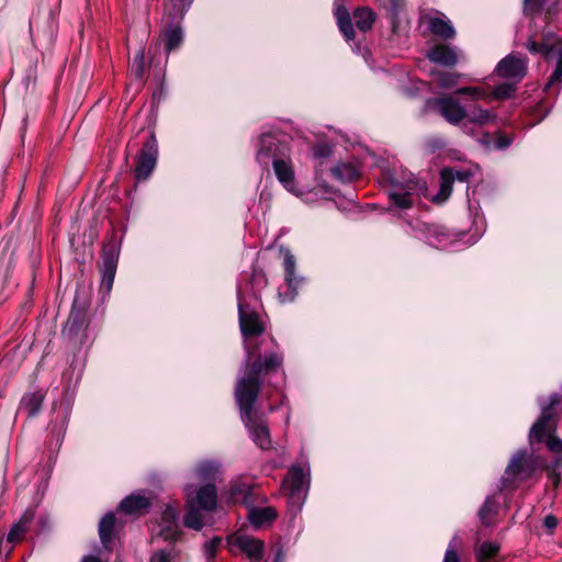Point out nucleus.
<instances>
[{
  "mask_svg": "<svg viewBox=\"0 0 562 562\" xmlns=\"http://www.w3.org/2000/svg\"><path fill=\"white\" fill-rule=\"evenodd\" d=\"M249 283L254 295L257 296L258 292H260L268 284V279L265 271L261 268L252 267Z\"/></svg>",
  "mask_w": 562,
  "mask_h": 562,
  "instance_id": "35",
  "label": "nucleus"
},
{
  "mask_svg": "<svg viewBox=\"0 0 562 562\" xmlns=\"http://www.w3.org/2000/svg\"><path fill=\"white\" fill-rule=\"evenodd\" d=\"M33 519H34V512L25 510L18 522L27 529V526L32 522Z\"/></svg>",
  "mask_w": 562,
  "mask_h": 562,
  "instance_id": "53",
  "label": "nucleus"
},
{
  "mask_svg": "<svg viewBox=\"0 0 562 562\" xmlns=\"http://www.w3.org/2000/svg\"><path fill=\"white\" fill-rule=\"evenodd\" d=\"M238 321L244 345L250 342L251 338H261L266 331V325L257 312L250 308L240 296L238 299Z\"/></svg>",
  "mask_w": 562,
  "mask_h": 562,
  "instance_id": "12",
  "label": "nucleus"
},
{
  "mask_svg": "<svg viewBox=\"0 0 562 562\" xmlns=\"http://www.w3.org/2000/svg\"><path fill=\"white\" fill-rule=\"evenodd\" d=\"M256 160L263 167H268L271 161L273 172L282 187L295 195L300 194L289 142L270 133L262 134L258 139Z\"/></svg>",
  "mask_w": 562,
  "mask_h": 562,
  "instance_id": "3",
  "label": "nucleus"
},
{
  "mask_svg": "<svg viewBox=\"0 0 562 562\" xmlns=\"http://www.w3.org/2000/svg\"><path fill=\"white\" fill-rule=\"evenodd\" d=\"M331 175L342 182H350L359 178L360 172L356 166L349 162H341L331 168Z\"/></svg>",
  "mask_w": 562,
  "mask_h": 562,
  "instance_id": "29",
  "label": "nucleus"
},
{
  "mask_svg": "<svg viewBox=\"0 0 562 562\" xmlns=\"http://www.w3.org/2000/svg\"><path fill=\"white\" fill-rule=\"evenodd\" d=\"M516 91V83L514 82H504L501 85H497L493 89V95L495 99H508L510 98Z\"/></svg>",
  "mask_w": 562,
  "mask_h": 562,
  "instance_id": "40",
  "label": "nucleus"
},
{
  "mask_svg": "<svg viewBox=\"0 0 562 562\" xmlns=\"http://www.w3.org/2000/svg\"><path fill=\"white\" fill-rule=\"evenodd\" d=\"M561 404L559 393H553L550 396L549 403L541 408L540 416L533 423L529 431V443H542L546 441L549 434L557 432V423L553 420L554 408Z\"/></svg>",
  "mask_w": 562,
  "mask_h": 562,
  "instance_id": "9",
  "label": "nucleus"
},
{
  "mask_svg": "<svg viewBox=\"0 0 562 562\" xmlns=\"http://www.w3.org/2000/svg\"><path fill=\"white\" fill-rule=\"evenodd\" d=\"M274 409H276V407L272 405L269 407V412H273Z\"/></svg>",
  "mask_w": 562,
  "mask_h": 562,
  "instance_id": "61",
  "label": "nucleus"
},
{
  "mask_svg": "<svg viewBox=\"0 0 562 562\" xmlns=\"http://www.w3.org/2000/svg\"><path fill=\"white\" fill-rule=\"evenodd\" d=\"M495 71L499 77L517 83L527 74V60L518 55L509 54L497 64Z\"/></svg>",
  "mask_w": 562,
  "mask_h": 562,
  "instance_id": "19",
  "label": "nucleus"
},
{
  "mask_svg": "<svg viewBox=\"0 0 562 562\" xmlns=\"http://www.w3.org/2000/svg\"><path fill=\"white\" fill-rule=\"evenodd\" d=\"M246 359L244 374L237 379L235 393L260 394L265 379L281 373V383L268 382L279 390L285 383L284 355L273 336H265L244 345Z\"/></svg>",
  "mask_w": 562,
  "mask_h": 562,
  "instance_id": "1",
  "label": "nucleus"
},
{
  "mask_svg": "<svg viewBox=\"0 0 562 562\" xmlns=\"http://www.w3.org/2000/svg\"><path fill=\"white\" fill-rule=\"evenodd\" d=\"M149 562H171L170 552L164 549L158 550L151 555Z\"/></svg>",
  "mask_w": 562,
  "mask_h": 562,
  "instance_id": "51",
  "label": "nucleus"
},
{
  "mask_svg": "<svg viewBox=\"0 0 562 562\" xmlns=\"http://www.w3.org/2000/svg\"><path fill=\"white\" fill-rule=\"evenodd\" d=\"M558 82H562V54L559 56L555 69L550 76L544 89L548 90L550 86Z\"/></svg>",
  "mask_w": 562,
  "mask_h": 562,
  "instance_id": "46",
  "label": "nucleus"
},
{
  "mask_svg": "<svg viewBox=\"0 0 562 562\" xmlns=\"http://www.w3.org/2000/svg\"><path fill=\"white\" fill-rule=\"evenodd\" d=\"M278 517L277 510L271 507H254L251 505L248 514V519L255 528H259L265 524L274 521Z\"/></svg>",
  "mask_w": 562,
  "mask_h": 562,
  "instance_id": "24",
  "label": "nucleus"
},
{
  "mask_svg": "<svg viewBox=\"0 0 562 562\" xmlns=\"http://www.w3.org/2000/svg\"><path fill=\"white\" fill-rule=\"evenodd\" d=\"M336 15L339 30L344 34L346 41H352L355 38V30L349 12L345 8H340L337 10Z\"/></svg>",
  "mask_w": 562,
  "mask_h": 562,
  "instance_id": "31",
  "label": "nucleus"
},
{
  "mask_svg": "<svg viewBox=\"0 0 562 562\" xmlns=\"http://www.w3.org/2000/svg\"><path fill=\"white\" fill-rule=\"evenodd\" d=\"M457 538H453L446 552H445V557H443V561L442 562H461L460 560V555L459 553L457 552V544L454 543Z\"/></svg>",
  "mask_w": 562,
  "mask_h": 562,
  "instance_id": "47",
  "label": "nucleus"
},
{
  "mask_svg": "<svg viewBox=\"0 0 562 562\" xmlns=\"http://www.w3.org/2000/svg\"><path fill=\"white\" fill-rule=\"evenodd\" d=\"M512 144V139L508 136L502 135L496 139V147L498 149H505Z\"/></svg>",
  "mask_w": 562,
  "mask_h": 562,
  "instance_id": "54",
  "label": "nucleus"
},
{
  "mask_svg": "<svg viewBox=\"0 0 562 562\" xmlns=\"http://www.w3.org/2000/svg\"><path fill=\"white\" fill-rule=\"evenodd\" d=\"M32 27H33V22L30 21V32H32Z\"/></svg>",
  "mask_w": 562,
  "mask_h": 562,
  "instance_id": "62",
  "label": "nucleus"
},
{
  "mask_svg": "<svg viewBox=\"0 0 562 562\" xmlns=\"http://www.w3.org/2000/svg\"><path fill=\"white\" fill-rule=\"evenodd\" d=\"M153 505V498L147 492L140 490L125 496L117 505L116 510L127 516L140 517L149 513Z\"/></svg>",
  "mask_w": 562,
  "mask_h": 562,
  "instance_id": "18",
  "label": "nucleus"
},
{
  "mask_svg": "<svg viewBox=\"0 0 562 562\" xmlns=\"http://www.w3.org/2000/svg\"><path fill=\"white\" fill-rule=\"evenodd\" d=\"M429 31L442 40H452L456 36V30L451 22L445 18L432 16L428 20Z\"/></svg>",
  "mask_w": 562,
  "mask_h": 562,
  "instance_id": "25",
  "label": "nucleus"
},
{
  "mask_svg": "<svg viewBox=\"0 0 562 562\" xmlns=\"http://www.w3.org/2000/svg\"><path fill=\"white\" fill-rule=\"evenodd\" d=\"M202 508L190 502H187V512L183 517L184 527L200 531L204 527V517L202 515Z\"/></svg>",
  "mask_w": 562,
  "mask_h": 562,
  "instance_id": "27",
  "label": "nucleus"
},
{
  "mask_svg": "<svg viewBox=\"0 0 562 562\" xmlns=\"http://www.w3.org/2000/svg\"><path fill=\"white\" fill-rule=\"evenodd\" d=\"M558 518L554 515H547L543 519V526L549 530L552 531L558 526Z\"/></svg>",
  "mask_w": 562,
  "mask_h": 562,
  "instance_id": "52",
  "label": "nucleus"
},
{
  "mask_svg": "<svg viewBox=\"0 0 562 562\" xmlns=\"http://www.w3.org/2000/svg\"><path fill=\"white\" fill-rule=\"evenodd\" d=\"M562 468V453L554 454L552 461L550 463H544L542 461V470H547L548 476L554 480V483L558 484L560 482V474L557 473V469Z\"/></svg>",
  "mask_w": 562,
  "mask_h": 562,
  "instance_id": "39",
  "label": "nucleus"
},
{
  "mask_svg": "<svg viewBox=\"0 0 562 562\" xmlns=\"http://www.w3.org/2000/svg\"><path fill=\"white\" fill-rule=\"evenodd\" d=\"M98 533L103 548L112 551L116 537V516L113 512L104 514L98 526Z\"/></svg>",
  "mask_w": 562,
  "mask_h": 562,
  "instance_id": "20",
  "label": "nucleus"
},
{
  "mask_svg": "<svg viewBox=\"0 0 562 562\" xmlns=\"http://www.w3.org/2000/svg\"><path fill=\"white\" fill-rule=\"evenodd\" d=\"M45 396L46 393L41 389L35 390L34 392H29L23 395L20 406L22 409L26 411L29 418H33L40 413Z\"/></svg>",
  "mask_w": 562,
  "mask_h": 562,
  "instance_id": "23",
  "label": "nucleus"
},
{
  "mask_svg": "<svg viewBox=\"0 0 562 562\" xmlns=\"http://www.w3.org/2000/svg\"><path fill=\"white\" fill-rule=\"evenodd\" d=\"M542 470V458L528 453L527 450H518L507 464L502 477L504 488L516 490L517 481L531 479L538 471Z\"/></svg>",
  "mask_w": 562,
  "mask_h": 562,
  "instance_id": "6",
  "label": "nucleus"
},
{
  "mask_svg": "<svg viewBox=\"0 0 562 562\" xmlns=\"http://www.w3.org/2000/svg\"><path fill=\"white\" fill-rule=\"evenodd\" d=\"M413 228L424 233L429 239L430 245L442 249L452 246L457 241H460L468 234H470V238L464 241L463 245H472L481 235L477 228H475L474 232H472L471 228L449 231L438 225L424 222H417L416 226Z\"/></svg>",
  "mask_w": 562,
  "mask_h": 562,
  "instance_id": "8",
  "label": "nucleus"
},
{
  "mask_svg": "<svg viewBox=\"0 0 562 562\" xmlns=\"http://www.w3.org/2000/svg\"><path fill=\"white\" fill-rule=\"evenodd\" d=\"M331 154V147L327 144H318L314 147V156L318 158L328 157Z\"/></svg>",
  "mask_w": 562,
  "mask_h": 562,
  "instance_id": "50",
  "label": "nucleus"
},
{
  "mask_svg": "<svg viewBox=\"0 0 562 562\" xmlns=\"http://www.w3.org/2000/svg\"><path fill=\"white\" fill-rule=\"evenodd\" d=\"M347 201H348L349 203H355V201H353V199H352L351 196H350V198H347Z\"/></svg>",
  "mask_w": 562,
  "mask_h": 562,
  "instance_id": "59",
  "label": "nucleus"
},
{
  "mask_svg": "<svg viewBox=\"0 0 562 562\" xmlns=\"http://www.w3.org/2000/svg\"><path fill=\"white\" fill-rule=\"evenodd\" d=\"M82 562H102L100 558L94 555H87L83 558Z\"/></svg>",
  "mask_w": 562,
  "mask_h": 562,
  "instance_id": "57",
  "label": "nucleus"
},
{
  "mask_svg": "<svg viewBox=\"0 0 562 562\" xmlns=\"http://www.w3.org/2000/svg\"><path fill=\"white\" fill-rule=\"evenodd\" d=\"M259 394L235 393L239 416L250 438L261 450H269L272 440L267 414L257 405Z\"/></svg>",
  "mask_w": 562,
  "mask_h": 562,
  "instance_id": "4",
  "label": "nucleus"
},
{
  "mask_svg": "<svg viewBox=\"0 0 562 562\" xmlns=\"http://www.w3.org/2000/svg\"><path fill=\"white\" fill-rule=\"evenodd\" d=\"M70 412V403H61L56 417L49 423L48 446L50 449L58 450L60 448L67 430Z\"/></svg>",
  "mask_w": 562,
  "mask_h": 562,
  "instance_id": "17",
  "label": "nucleus"
},
{
  "mask_svg": "<svg viewBox=\"0 0 562 562\" xmlns=\"http://www.w3.org/2000/svg\"><path fill=\"white\" fill-rule=\"evenodd\" d=\"M158 161V143L154 132L142 144L136 156L134 176L137 182L146 181L154 172Z\"/></svg>",
  "mask_w": 562,
  "mask_h": 562,
  "instance_id": "11",
  "label": "nucleus"
},
{
  "mask_svg": "<svg viewBox=\"0 0 562 562\" xmlns=\"http://www.w3.org/2000/svg\"><path fill=\"white\" fill-rule=\"evenodd\" d=\"M283 266L285 288L280 289L279 295L282 302H292L297 295L299 288L304 283V278L296 276L295 258L290 250L284 254Z\"/></svg>",
  "mask_w": 562,
  "mask_h": 562,
  "instance_id": "16",
  "label": "nucleus"
},
{
  "mask_svg": "<svg viewBox=\"0 0 562 562\" xmlns=\"http://www.w3.org/2000/svg\"><path fill=\"white\" fill-rule=\"evenodd\" d=\"M494 119L493 113L490 110L482 109L481 106H474L468 111V120L470 123L484 125Z\"/></svg>",
  "mask_w": 562,
  "mask_h": 562,
  "instance_id": "34",
  "label": "nucleus"
},
{
  "mask_svg": "<svg viewBox=\"0 0 562 562\" xmlns=\"http://www.w3.org/2000/svg\"><path fill=\"white\" fill-rule=\"evenodd\" d=\"M457 94L469 95L473 100L483 99L486 93L479 87H462L457 89Z\"/></svg>",
  "mask_w": 562,
  "mask_h": 562,
  "instance_id": "44",
  "label": "nucleus"
},
{
  "mask_svg": "<svg viewBox=\"0 0 562 562\" xmlns=\"http://www.w3.org/2000/svg\"><path fill=\"white\" fill-rule=\"evenodd\" d=\"M285 400H286V396L283 394V395H282L281 404H284Z\"/></svg>",
  "mask_w": 562,
  "mask_h": 562,
  "instance_id": "60",
  "label": "nucleus"
},
{
  "mask_svg": "<svg viewBox=\"0 0 562 562\" xmlns=\"http://www.w3.org/2000/svg\"><path fill=\"white\" fill-rule=\"evenodd\" d=\"M182 1L184 2V5H187L189 8L193 0H182Z\"/></svg>",
  "mask_w": 562,
  "mask_h": 562,
  "instance_id": "58",
  "label": "nucleus"
},
{
  "mask_svg": "<svg viewBox=\"0 0 562 562\" xmlns=\"http://www.w3.org/2000/svg\"><path fill=\"white\" fill-rule=\"evenodd\" d=\"M543 3L544 0H524V8L526 12L536 13L541 11Z\"/></svg>",
  "mask_w": 562,
  "mask_h": 562,
  "instance_id": "49",
  "label": "nucleus"
},
{
  "mask_svg": "<svg viewBox=\"0 0 562 562\" xmlns=\"http://www.w3.org/2000/svg\"><path fill=\"white\" fill-rule=\"evenodd\" d=\"M547 449L553 454L562 453V439L555 436V432L549 434L546 441Z\"/></svg>",
  "mask_w": 562,
  "mask_h": 562,
  "instance_id": "43",
  "label": "nucleus"
},
{
  "mask_svg": "<svg viewBox=\"0 0 562 562\" xmlns=\"http://www.w3.org/2000/svg\"><path fill=\"white\" fill-rule=\"evenodd\" d=\"M165 50L167 54L177 49L183 41V31L180 22H171L167 25L165 33Z\"/></svg>",
  "mask_w": 562,
  "mask_h": 562,
  "instance_id": "26",
  "label": "nucleus"
},
{
  "mask_svg": "<svg viewBox=\"0 0 562 562\" xmlns=\"http://www.w3.org/2000/svg\"><path fill=\"white\" fill-rule=\"evenodd\" d=\"M497 514V502L493 496H487L479 509V518L484 526L491 525V517Z\"/></svg>",
  "mask_w": 562,
  "mask_h": 562,
  "instance_id": "33",
  "label": "nucleus"
},
{
  "mask_svg": "<svg viewBox=\"0 0 562 562\" xmlns=\"http://www.w3.org/2000/svg\"><path fill=\"white\" fill-rule=\"evenodd\" d=\"M228 494L229 501L233 503L245 506H251L254 503L251 486L240 480L231 483Z\"/></svg>",
  "mask_w": 562,
  "mask_h": 562,
  "instance_id": "22",
  "label": "nucleus"
},
{
  "mask_svg": "<svg viewBox=\"0 0 562 562\" xmlns=\"http://www.w3.org/2000/svg\"><path fill=\"white\" fill-rule=\"evenodd\" d=\"M227 542L239 549L250 562H260L263 559L265 542L261 539L245 533H234L227 537Z\"/></svg>",
  "mask_w": 562,
  "mask_h": 562,
  "instance_id": "15",
  "label": "nucleus"
},
{
  "mask_svg": "<svg viewBox=\"0 0 562 562\" xmlns=\"http://www.w3.org/2000/svg\"><path fill=\"white\" fill-rule=\"evenodd\" d=\"M90 302L86 296L76 294L68 318L61 329V337L75 348L82 347L88 340Z\"/></svg>",
  "mask_w": 562,
  "mask_h": 562,
  "instance_id": "5",
  "label": "nucleus"
},
{
  "mask_svg": "<svg viewBox=\"0 0 562 562\" xmlns=\"http://www.w3.org/2000/svg\"><path fill=\"white\" fill-rule=\"evenodd\" d=\"M273 562H284V552L281 546H278L274 550Z\"/></svg>",
  "mask_w": 562,
  "mask_h": 562,
  "instance_id": "55",
  "label": "nucleus"
},
{
  "mask_svg": "<svg viewBox=\"0 0 562 562\" xmlns=\"http://www.w3.org/2000/svg\"><path fill=\"white\" fill-rule=\"evenodd\" d=\"M144 58L145 53L144 49L140 48L137 50L133 61L130 65V72L136 80H142L145 72V65H144Z\"/></svg>",
  "mask_w": 562,
  "mask_h": 562,
  "instance_id": "37",
  "label": "nucleus"
},
{
  "mask_svg": "<svg viewBox=\"0 0 562 562\" xmlns=\"http://www.w3.org/2000/svg\"><path fill=\"white\" fill-rule=\"evenodd\" d=\"M353 19L356 26L362 31L368 32L375 20V14L368 8H358L353 12Z\"/></svg>",
  "mask_w": 562,
  "mask_h": 562,
  "instance_id": "30",
  "label": "nucleus"
},
{
  "mask_svg": "<svg viewBox=\"0 0 562 562\" xmlns=\"http://www.w3.org/2000/svg\"><path fill=\"white\" fill-rule=\"evenodd\" d=\"M182 530L178 525H162L161 529L158 532V536L164 539V541L175 544L180 541L182 538Z\"/></svg>",
  "mask_w": 562,
  "mask_h": 562,
  "instance_id": "36",
  "label": "nucleus"
},
{
  "mask_svg": "<svg viewBox=\"0 0 562 562\" xmlns=\"http://www.w3.org/2000/svg\"><path fill=\"white\" fill-rule=\"evenodd\" d=\"M426 56L430 61L443 67H453L459 60L457 48L446 44L432 46Z\"/></svg>",
  "mask_w": 562,
  "mask_h": 562,
  "instance_id": "21",
  "label": "nucleus"
},
{
  "mask_svg": "<svg viewBox=\"0 0 562 562\" xmlns=\"http://www.w3.org/2000/svg\"><path fill=\"white\" fill-rule=\"evenodd\" d=\"M472 175L470 170L462 168L447 167L441 169L439 189L436 193L429 191L426 181L414 175H409L407 178L403 177L402 180L391 177L389 198L400 209L416 206L420 198L428 199L436 205H440L449 199L456 180L468 182Z\"/></svg>",
  "mask_w": 562,
  "mask_h": 562,
  "instance_id": "2",
  "label": "nucleus"
},
{
  "mask_svg": "<svg viewBox=\"0 0 562 562\" xmlns=\"http://www.w3.org/2000/svg\"><path fill=\"white\" fill-rule=\"evenodd\" d=\"M338 209H346V206L337 205Z\"/></svg>",
  "mask_w": 562,
  "mask_h": 562,
  "instance_id": "64",
  "label": "nucleus"
},
{
  "mask_svg": "<svg viewBox=\"0 0 562 562\" xmlns=\"http://www.w3.org/2000/svg\"><path fill=\"white\" fill-rule=\"evenodd\" d=\"M501 547L496 542L484 541L482 542L476 551L475 557L477 562H488L492 558L499 553Z\"/></svg>",
  "mask_w": 562,
  "mask_h": 562,
  "instance_id": "32",
  "label": "nucleus"
},
{
  "mask_svg": "<svg viewBox=\"0 0 562 562\" xmlns=\"http://www.w3.org/2000/svg\"><path fill=\"white\" fill-rule=\"evenodd\" d=\"M435 76H436L437 85L443 89H450V88L454 87L458 83L459 78H460L459 74L448 72V71H437L435 74Z\"/></svg>",
  "mask_w": 562,
  "mask_h": 562,
  "instance_id": "38",
  "label": "nucleus"
},
{
  "mask_svg": "<svg viewBox=\"0 0 562 562\" xmlns=\"http://www.w3.org/2000/svg\"><path fill=\"white\" fill-rule=\"evenodd\" d=\"M427 104L452 125H459L468 116V110L458 99L450 95L429 99Z\"/></svg>",
  "mask_w": 562,
  "mask_h": 562,
  "instance_id": "13",
  "label": "nucleus"
},
{
  "mask_svg": "<svg viewBox=\"0 0 562 562\" xmlns=\"http://www.w3.org/2000/svg\"><path fill=\"white\" fill-rule=\"evenodd\" d=\"M179 514L172 505H166L161 513L162 525H178Z\"/></svg>",
  "mask_w": 562,
  "mask_h": 562,
  "instance_id": "42",
  "label": "nucleus"
},
{
  "mask_svg": "<svg viewBox=\"0 0 562 562\" xmlns=\"http://www.w3.org/2000/svg\"><path fill=\"white\" fill-rule=\"evenodd\" d=\"M218 474L220 464L215 461H203L195 470L196 477L204 483L213 482L215 484Z\"/></svg>",
  "mask_w": 562,
  "mask_h": 562,
  "instance_id": "28",
  "label": "nucleus"
},
{
  "mask_svg": "<svg viewBox=\"0 0 562 562\" xmlns=\"http://www.w3.org/2000/svg\"><path fill=\"white\" fill-rule=\"evenodd\" d=\"M26 530L27 529L24 526H22L21 524H19L16 521L12 525V527L7 536V540L11 543H14L25 535Z\"/></svg>",
  "mask_w": 562,
  "mask_h": 562,
  "instance_id": "45",
  "label": "nucleus"
},
{
  "mask_svg": "<svg viewBox=\"0 0 562 562\" xmlns=\"http://www.w3.org/2000/svg\"><path fill=\"white\" fill-rule=\"evenodd\" d=\"M311 194L317 195V192H310L308 195H311Z\"/></svg>",
  "mask_w": 562,
  "mask_h": 562,
  "instance_id": "63",
  "label": "nucleus"
},
{
  "mask_svg": "<svg viewBox=\"0 0 562 562\" xmlns=\"http://www.w3.org/2000/svg\"><path fill=\"white\" fill-rule=\"evenodd\" d=\"M483 213H468V220L472 222V224H475L477 220H482Z\"/></svg>",
  "mask_w": 562,
  "mask_h": 562,
  "instance_id": "56",
  "label": "nucleus"
},
{
  "mask_svg": "<svg viewBox=\"0 0 562 562\" xmlns=\"http://www.w3.org/2000/svg\"><path fill=\"white\" fill-rule=\"evenodd\" d=\"M122 238L123 235L120 236L115 227L112 225V231L105 237L101 247L98 268L101 273L100 290L105 293H109L113 286L121 251Z\"/></svg>",
  "mask_w": 562,
  "mask_h": 562,
  "instance_id": "7",
  "label": "nucleus"
},
{
  "mask_svg": "<svg viewBox=\"0 0 562 562\" xmlns=\"http://www.w3.org/2000/svg\"><path fill=\"white\" fill-rule=\"evenodd\" d=\"M221 543H222V538L217 537V536L213 537L211 540L206 541L204 544L205 554L209 558H213Z\"/></svg>",
  "mask_w": 562,
  "mask_h": 562,
  "instance_id": "48",
  "label": "nucleus"
},
{
  "mask_svg": "<svg viewBox=\"0 0 562 562\" xmlns=\"http://www.w3.org/2000/svg\"><path fill=\"white\" fill-rule=\"evenodd\" d=\"M310 479L299 465H293L282 482V487L286 493L288 503L293 510H300L305 502Z\"/></svg>",
  "mask_w": 562,
  "mask_h": 562,
  "instance_id": "10",
  "label": "nucleus"
},
{
  "mask_svg": "<svg viewBox=\"0 0 562 562\" xmlns=\"http://www.w3.org/2000/svg\"><path fill=\"white\" fill-rule=\"evenodd\" d=\"M187 502L194 504L203 512H214L217 508V488L213 482L204 483L194 488L193 485L186 487Z\"/></svg>",
  "mask_w": 562,
  "mask_h": 562,
  "instance_id": "14",
  "label": "nucleus"
},
{
  "mask_svg": "<svg viewBox=\"0 0 562 562\" xmlns=\"http://www.w3.org/2000/svg\"><path fill=\"white\" fill-rule=\"evenodd\" d=\"M526 47L531 54H540L546 57L552 52L551 46L544 43H538L532 38H528Z\"/></svg>",
  "mask_w": 562,
  "mask_h": 562,
  "instance_id": "41",
  "label": "nucleus"
}]
</instances>
